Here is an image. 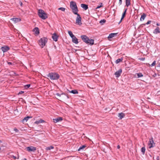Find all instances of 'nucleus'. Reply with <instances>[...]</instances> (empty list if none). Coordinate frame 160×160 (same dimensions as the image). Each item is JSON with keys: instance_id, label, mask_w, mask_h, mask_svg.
<instances>
[{"instance_id": "1", "label": "nucleus", "mask_w": 160, "mask_h": 160, "mask_svg": "<svg viewBox=\"0 0 160 160\" xmlns=\"http://www.w3.org/2000/svg\"><path fill=\"white\" fill-rule=\"evenodd\" d=\"M81 38L83 42L87 44H89L92 45L94 44V40L93 39H89V38L85 35H82L81 36Z\"/></svg>"}, {"instance_id": "2", "label": "nucleus", "mask_w": 160, "mask_h": 160, "mask_svg": "<svg viewBox=\"0 0 160 160\" xmlns=\"http://www.w3.org/2000/svg\"><path fill=\"white\" fill-rule=\"evenodd\" d=\"M70 7L72 10V12L74 14H76L78 12V8L76 3L74 1H72L70 3Z\"/></svg>"}, {"instance_id": "3", "label": "nucleus", "mask_w": 160, "mask_h": 160, "mask_svg": "<svg viewBox=\"0 0 160 160\" xmlns=\"http://www.w3.org/2000/svg\"><path fill=\"white\" fill-rule=\"evenodd\" d=\"M47 76L51 80H57L60 78V75L56 72H50L47 75Z\"/></svg>"}, {"instance_id": "4", "label": "nucleus", "mask_w": 160, "mask_h": 160, "mask_svg": "<svg viewBox=\"0 0 160 160\" xmlns=\"http://www.w3.org/2000/svg\"><path fill=\"white\" fill-rule=\"evenodd\" d=\"M38 15L41 18L44 20L48 18L47 13L41 9H40L38 10Z\"/></svg>"}, {"instance_id": "5", "label": "nucleus", "mask_w": 160, "mask_h": 160, "mask_svg": "<svg viewBox=\"0 0 160 160\" xmlns=\"http://www.w3.org/2000/svg\"><path fill=\"white\" fill-rule=\"evenodd\" d=\"M48 39L46 38L43 37L41 38L38 41L39 45L42 48H43L47 42Z\"/></svg>"}, {"instance_id": "6", "label": "nucleus", "mask_w": 160, "mask_h": 160, "mask_svg": "<svg viewBox=\"0 0 160 160\" xmlns=\"http://www.w3.org/2000/svg\"><path fill=\"white\" fill-rule=\"evenodd\" d=\"M74 14L77 15L76 19V24L79 25H81L82 23L81 22L82 18L80 15L78 13V12L76 14Z\"/></svg>"}, {"instance_id": "7", "label": "nucleus", "mask_w": 160, "mask_h": 160, "mask_svg": "<svg viewBox=\"0 0 160 160\" xmlns=\"http://www.w3.org/2000/svg\"><path fill=\"white\" fill-rule=\"evenodd\" d=\"M1 49L3 53L8 52L10 49V47L7 46H4L1 48Z\"/></svg>"}, {"instance_id": "8", "label": "nucleus", "mask_w": 160, "mask_h": 160, "mask_svg": "<svg viewBox=\"0 0 160 160\" xmlns=\"http://www.w3.org/2000/svg\"><path fill=\"white\" fill-rule=\"evenodd\" d=\"M26 149L29 152H34L36 150V148L35 147L31 146L27 147Z\"/></svg>"}, {"instance_id": "9", "label": "nucleus", "mask_w": 160, "mask_h": 160, "mask_svg": "<svg viewBox=\"0 0 160 160\" xmlns=\"http://www.w3.org/2000/svg\"><path fill=\"white\" fill-rule=\"evenodd\" d=\"M155 144V143L153 141V138H150L149 141V148H151L153 147L154 146L153 145Z\"/></svg>"}, {"instance_id": "10", "label": "nucleus", "mask_w": 160, "mask_h": 160, "mask_svg": "<svg viewBox=\"0 0 160 160\" xmlns=\"http://www.w3.org/2000/svg\"><path fill=\"white\" fill-rule=\"evenodd\" d=\"M58 35H57L56 33H54L52 36V38L53 40L55 42H57L58 41Z\"/></svg>"}, {"instance_id": "11", "label": "nucleus", "mask_w": 160, "mask_h": 160, "mask_svg": "<svg viewBox=\"0 0 160 160\" xmlns=\"http://www.w3.org/2000/svg\"><path fill=\"white\" fill-rule=\"evenodd\" d=\"M122 72V69H120L116 71L114 74L116 76V77L118 78L119 76H120Z\"/></svg>"}, {"instance_id": "12", "label": "nucleus", "mask_w": 160, "mask_h": 160, "mask_svg": "<svg viewBox=\"0 0 160 160\" xmlns=\"http://www.w3.org/2000/svg\"><path fill=\"white\" fill-rule=\"evenodd\" d=\"M11 20L13 21L15 23L20 21L21 19L20 18H15L11 19Z\"/></svg>"}, {"instance_id": "13", "label": "nucleus", "mask_w": 160, "mask_h": 160, "mask_svg": "<svg viewBox=\"0 0 160 160\" xmlns=\"http://www.w3.org/2000/svg\"><path fill=\"white\" fill-rule=\"evenodd\" d=\"M53 121L55 123H57L60 121H61L62 120V118L61 117H58L57 118L53 119Z\"/></svg>"}, {"instance_id": "14", "label": "nucleus", "mask_w": 160, "mask_h": 160, "mask_svg": "<svg viewBox=\"0 0 160 160\" xmlns=\"http://www.w3.org/2000/svg\"><path fill=\"white\" fill-rule=\"evenodd\" d=\"M153 33L154 34H157L160 33V28L158 27H157L153 31Z\"/></svg>"}, {"instance_id": "15", "label": "nucleus", "mask_w": 160, "mask_h": 160, "mask_svg": "<svg viewBox=\"0 0 160 160\" xmlns=\"http://www.w3.org/2000/svg\"><path fill=\"white\" fill-rule=\"evenodd\" d=\"M33 32H34L37 35H38L39 34V28L37 27L35 28L33 30Z\"/></svg>"}, {"instance_id": "16", "label": "nucleus", "mask_w": 160, "mask_h": 160, "mask_svg": "<svg viewBox=\"0 0 160 160\" xmlns=\"http://www.w3.org/2000/svg\"><path fill=\"white\" fill-rule=\"evenodd\" d=\"M72 38V42L76 44H77L78 43V39L76 38V37L75 36Z\"/></svg>"}, {"instance_id": "17", "label": "nucleus", "mask_w": 160, "mask_h": 160, "mask_svg": "<svg viewBox=\"0 0 160 160\" xmlns=\"http://www.w3.org/2000/svg\"><path fill=\"white\" fill-rule=\"evenodd\" d=\"M125 115L124 113L123 112H121L118 113V116L119 118L120 119H121L124 117Z\"/></svg>"}, {"instance_id": "18", "label": "nucleus", "mask_w": 160, "mask_h": 160, "mask_svg": "<svg viewBox=\"0 0 160 160\" xmlns=\"http://www.w3.org/2000/svg\"><path fill=\"white\" fill-rule=\"evenodd\" d=\"M81 5V7L85 10H87L88 8V5L85 4H82Z\"/></svg>"}, {"instance_id": "19", "label": "nucleus", "mask_w": 160, "mask_h": 160, "mask_svg": "<svg viewBox=\"0 0 160 160\" xmlns=\"http://www.w3.org/2000/svg\"><path fill=\"white\" fill-rule=\"evenodd\" d=\"M146 17V15L145 13H143L142 15L141 16V17L140 18V20L142 21L144 20Z\"/></svg>"}, {"instance_id": "20", "label": "nucleus", "mask_w": 160, "mask_h": 160, "mask_svg": "<svg viewBox=\"0 0 160 160\" xmlns=\"http://www.w3.org/2000/svg\"><path fill=\"white\" fill-rule=\"evenodd\" d=\"M68 92L70 93H72L73 94H78V92L77 90H73L72 91H69V90H68Z\"/></svg>"}, {"instance_id": "21", "label": "nucleus", "mask_w": 160, "mask_h": 160, "mask_svg": "<svg viewBox=\"0 0 160 160\" xmlns=\"http://www.w3.org/2000/svg\"><path fill=\"white\" fill-rule=\"evenodd\" d=\"M45 122V121L44 120H43L42 119H40L38 120H37V121H36L35 122V123L36 124H38L40 123L43 122Z\"/></svg>"}, {"instance_id": "22", "label": "nucleus", "mask_w": 160, "mask_h": 160, "mask_svg": "<svg viewBox=\"0 0 160 160\" xmlns=\"http://www.w3.org/2000/svg\"><path fill=\"white\" fill-rule=\"evenodd\" d=\"M116 33H111L109 35L108 38H112L116 35Z\"/></svg>"}, {"instance_id": "23", "label": "nucleus", "mask_w": 160, "mask_h": 160, "mask_svg": "<svg viewBox=\"0 0 160 160\" xmlns=\"http://www.w3.org/2000/svg\"><path fill=\"white\" fill-rule=\"evenodd\" d=\"M31 118V117H30L29 116H27L26 117H25L22 120V122L23 123L24 122H26L29 118Z\"/></svg>"}, {"instance_id": "24", "label": "nucleus", "mask_w": 160, "mask_h": 160, "mask_svg": "<svg viewBox=\"0 0 160 160\" xmlns=\"http://www.w3.org/2000/svg\"><path fill=\"white\" fill-rule=\"evenodd\" d=\"M123 60L122 58H119L118 59L116 60V61H115L116 63V64L118 63H119L121 62L122 61V60Z\"/></svg>"}, {"instance_id": "25", "label": "nucleus", "mask_w": 160, "mask_h": 160, "mask_svg": "<svg viewBox=\"0 0 160 160\" xmlns=\"http://www.w3.org/2000/svg\"><path fill=\"white\" fill-rule=\"evenodd\" d=\"M68 34H69V35H70V36L72 38H73V37H74L75 36L73 34L72 32L71 31H68Z\"/></svg>"}, {"instance_id": "26", "label": "nucleus", "mask_w": 160, "mask_h": 160, "mask_svg": "<svg viewBox=\"0 0 160 160\" xmlns=\"http://www.w3.org/2000/svg\"><path fill=\"white\" fill-rule=\"evenodd\" d=\"M130 5V0H126V5L128 7Z\"/></svg>"}, {"instance_id": "27", "label": "nucleus", "mask_w": 160, "mask_h": 160, "mask_svg": "<svg viewBox=\"0 0 160 160\" xmlns=\"http://www.w3.org/2000/svg\"><path fill=\"white\" fill-rule=\"evenodd\" d=\"M54 148V147L52 146H51L49 147H47L46 148V150H50L51 149H52Z\"/></svg>"}, {"instance_id": "28", "label": "nucleus", "mask_w": 160, "mask_h": 160, "mask_svg": "<svg viewBox=\"0 0 160 160\" xmlns=\"http://www.w3.org/2000/svg\"><path fill=\"white\" fill-rule=\"evenodd\" d=\"M141 151L143 154H144L145 151V148L144 147H142L141 149Z\"/></svg>"}, {"instance_id": "29", "label": "nucleus", "mask_w": 160, "mask_h": 160, "mask_svg": "<svg viewBox=\"0 0 160 160\" xmlns=\"http://www.w3.org/2000/svg\"><path fill=\"white\" fill-rule=\"evenodd\" d=\"M106 20L105 19H103L102 20H101L99 22L101 24V25H103L104 23L106 22Z\"/></svg>"}, {"instance_id": "30", "label": "nucleus", "mask_w": 160, "mask_h": 160, "mask_svg": "<svg viewBox=\"0 0 160 160\" xmlns=\"http://www.w3.org/2000/svg\"><path fill=\"white\" fill-rule=\"evenodd\" d=\"M86 146L85 145H83L81 147H79V148L78 149V151H80L81 149H83L84 148H85L86 147Z\"/></svg>"}, {"instance_id": "31", "label": "nucleus", "mask_w": 160, "mask_h": 160, "mask_svg": "<svg viewBox=\"0 0 160 160\" xmlns=\"http://www.w3.org/2000/svg\"><path fill=\"white\" fill-rule=\"evenodd\" d=\"M138 78H140L143 76V75L141 73H139L137 74Z\"/></svg>"}, {"instance_id": "32", "label": "nucleus", "mask_w": 160, "mask_h": 160, "mask_svg": "<svg viewBox=\"0 0 160 160\" xmlns=\"http://www.w3.org/2000/svg\"><path fill=\"white\" fill-rule=\"evenodd\" d=\"M58 9L59 10H61L62 11H64L65 10V8L63 7H61L58 8Z\"/></svg>"}, {"instance_id": "33", "label": "nucleus", "mask_w": 160, "mask_h": 160, "mask_svg": "<svg viewBox=\"0 0 160 160\" xmlns=\"http://www.w3.org/2000/svg\"><path fill=\"white\" fill-rule=\"evenodd\" d=\"M156 61H154L152 63L151 65H150V66L151 67L154 66L156 64Z\"/></svg>"}, {"instance_id": "34", "label": "nucleus", "mask_w": 160, "mask_h": 160, "mask_svg": "<svg viewBox=\"0 0 160 160\" xmlns=\"http://www.w3.org/2000/svg\"><path fill=\"white\" fill-rule=\"evenodd\" d=\"M100 4H101L100 5L98 6L96 8V9L99 8L102 6V3H101Z\"/></svg>"}, {"instance_id": "35", "label": "nucleus", "mask_w": 160, "mask_h": 160, "mask_svg": "<svg viewBox=\"0 0 160 160\" xmlns=\"http://www.w3.org/2000/svg\"><path fill=\"white\" fill-rule=\"evenodd\" d=\"M30 85H31L30 84H27L25 86V87L26 88H28L30 87Z\"/></svg>"}, {"instance_id": "36", "label": "nucleus", "mask_w": 160, "mask_h": 160, "mask_svg": "<svg viewBox=\"0 0 160 160\" xmlns=\"http://www.w3.org/2000/svg\"><path fill=\"white\" fill-rule=\"evenodd\" d=\"M11 157L12 158H13V159H16L17 158L18 159L19 158V156H18V157L17 158H16V157L14 156V155H12L11 156Z\"/></svg>"}, {"instance_id": "37", "label": "nucleus", "mask_w": 160, "mask_h": 160, "mask_svg": "<svg viewBox=\"0 0 160 160\" xmlns=\"http://www.w3.org/2000/svg\"><path fill=\"white\" fill-rule=\"evenodd\" d=\"M146 25V24H141L139 26V27L138 28H141L143 26H145Z\"/></svg>"}, {"instance_id": "38", "label": "nucleus", "mask_w": 160, "mask_h": 160, "mask_svg": "<svg viewBox=\"0 0 160 160\" xmlns=\"http://www.w3.org/2000/svg\"><path fill=\"white\" fill-rule=\"evenodd\" d=\"M138 59L141 61H144L145 60V58H138Z\"/></svg>"}, {"instance_id": "39", "label": "nucleus", "mask_w": 160, "mask_h": 160, "mask_svg": "<svg viewBox=\"0 0 160 160\" xmlns=\"http://www.w3.org/2000/svg\"><path fill=\"white\" fill-rule=\"evenodd\" d=\"M125 15H126L125 14H124L123 13H122V18H121V20H122L124 18L125 16Z\"/></svg>"}, {"instance_id": "40", "label": "nucleus", "mask_w": 160, "mask_h": 160, "mask_svg": "<svg viewBox=\"0 0 160 160\" xmlns=\"http://www.w3.org/2000/svg\"><path fill=\"white\" fill-rule=\"evenodd\" d=\"M151 22V21H150V20H149V21H148L147 23H144V24H146V25H148V24H149Z\"/></svg>"}, {"instance_id": "41", "label": "nucleus", "mask_w": 160, "mask_h": 160, "mask_svg": "<svg viewBox=\"0 0 160 160\" xmlns=\"http://www.w3.org/2000/svg\"><path fill=\"white\" fill-rule=\"evenodd\" d=\"M14 130L16 132H18L19 131V130L16 128H14Z\"/></svg>"}, {"instance_id": "42", "label": "nucleus", "mask_w": 160, "mask_h": 160, "mask_svg": "<svg viewBox=\"0 0 160 160\" xmlns=\"http://www.w3.org/2000/svg\"><path fill=\"white\" fill-rule=\"evenodd\" d=\"M127 10V8L125 9L124 11L123 12V13L126 15Z\"/></svg>"}, {"instance_id": "43", "label": "nucleus", "mask_w": 160, "mask_h": 160, "mask_svg": "<svg viewBox=\"0 0 160 160\" xmlns=\"http://www.w3.org/2000/svg\"><path fill=\"white\" fill-rule=\"evenodd\" d=\"M24 92V91H20L18 93V95H19V94H22Z\"/></svg>"}, {"instance_id": "44", "label": "nucleus", "mask_w": 160, "mask_h": 160, "mask_svg": "<svg viewBox=\"0 0 160 160\" xmlns=\"http://www.w3.org/2000/svg\"><path fill=\"white\" fill-rule=\"evenodd\" d=\"M122 0H119V5H121L122 4Z\"/></svg>"}, {"instance_id": "45", "label": "nucleus", "mask_w": 160, "mask_h": 160, "mask_svg": "<svg viewBox=\"0 0 160 160\" xmlns=\"http://www.w3.org/2000/svg\"><path fill=\"white\" fill-rule=\"evenodd\" d=\"M56 95H57V96H58L59 97H60L61 96V94H59V93H57L56 94Z\"/></svg>"}, {"instance_id": "46", "label": "nucleus", "mask_w": 160, "mask_h": 160, "mask_svg": "<svg viewBox=\"0 0 160 160\" xmlns=\"http://www.w3.org/2000/svg\"><path fill=\"white\" fill-rule=\"evenodd\" d=\"M8 64L9 65H12L13 63L11 62H8Z\"/></svg>"}, {"instance_id": "47", "label": "nucleus", "mask_w": 160, "mask_h": 160, "mask_svg": "<svg viewBox=\"0 0 160 160\" xmlns=\"http://www.w3.org/2000/svg\"><path fill=\"white\" fill-rule=\"evenodd\" d=\"M62 94H64L65 95H66V96H67V97L68 98H69V96L68 95H66V94H65V93H64H64H62Z\"/></svg>"}, {"instance_id": "48", "label": "nucleus", "mask_w": 160, "mask_h": 160, "mask_svg": "<svg viewBox=\"0 0 160 160\" xmlns=\"http://www.w3.org/2000/svg\"><path fill=\"white\" fill-rule=\"evenodd\" d=\"M156 159L157 160H159V157L157 156V158H156Z\"/></svg>"}, {"instance_id": "49", "label": "nucleus", "mask_w": 160, "mask_h": 160, "mask_svg": "<svg viewBox=\"0 0 160 160\" xmlns=\"http://www.w3.org/2000/svg\"><path fill=\"white\" fill-rule=\"evenodd\" d=\"M117 148L118 149H119L120 148V146L119 145H118L117 146Z\"/></svg>"}, {"instance_id": "50", "label": "nucleus", "mask_w": 160, "mask_h": 160, "mask_svg": "<svg viewBox=\"0 0 160 160\" xmlns=\"http://www.w3.org/2000/svg\"><path fill=\"white\" fill-rule=\"evenodd\" d=\"M157 76V74L156 73H155L153 75V77H156V76Z\"/></svg>"}, {"instance_id": "51", "label": "nucleus", "mask_w": 160, "mask_h": 160, "mask_svg": "<svg viewBox=\"0 0 160 160\" xmlns=\"http://www.w3.org/2000/svg\"><path fill=\"white\" fill-rule=\"evenodd\" d=\"M157 67H160V63L158 65Z\"/></svg>"}, {"instance_id": "52", "label": "nucleus", "mask_w": 160, "mask_h": 160, "mask_svg": "<svg viewBox=\"0 0 160 160\" xmlns=\"http://www.w3.org/2000/svg\"><path fill=\"white\" fill-rule=\"evenodd\" d=\"M20 4L21 6H22V3L21 2H20Z\"/></svg>"}, {"instance_id": "53", "label": "nucleus", "mask_w": 160, "mask_h": 160, "mask_svg": "<svg viewBox=\"0 0 160 160\" xmlns=\"http://www.w3.org/2000/svg\"><path fill=\"white\" fill-rule=\"evenodd\" d=\"M156 25H157V26H159V25H160V24H159V23H157L156 24Z\"/></svg>"}, {"instance_id": "54", "label": "nucleus", "mask_w": 160, "mask_h": 160, "mask_svg": "<svg viewBox=\"0 0 160 160\" xmlns=\"http://www.w3.org/2000/svg\"><path fill=\"white\" fill-rule=\"evenodd\" d=\"M122 20H121V19L120 21H119V24L122 21Z\"/></svg>"}, {"instance_id": "55", "label": "nucleus", "mask_w": 160, "mask_h": 160, "mask_svg": "<svg viewBox=\"0 0 160 160\" xmlns=\"http://www.w3.org/2000/svg\"><path fill=\"white\" fill-rule=\"evenodd\" d=\"M122 20H121V19L120 21H119V24L122 21Z\"/></svg>"}, {"instance_id": "56", "label": "nucleus", "mask_w": 160, "mask_h": 160, "mask_svg": "<svg viewBox=\"0 0 160 160\" xmlns=\"http://www.w3.org/2000/svg\"><path fill=\"white\" fill-rule=\"evenodd\" d=\"M22 160H27V159L25 158H24Z\"/></svg>"}, {"instance_id": "57", "label": "nucleus", "mask_w": 160, "mask_h": 160, "mask_svg": "<svg viewBox=\"0 0 160 160\" xmlns=\"http://www.w3.org/2000/svg\"><path fill=\"white\" fill-rule=\"evenodd\" d=\"M1 142H2L1 140H0V143H1Z\"/></svg>"}, {"instance_id": "58", "label": "nucleus", "mask_w": 160, "mask_h": 160, "mask_svg": "<svg viewBox=\"0 0 160 160\" xmlns=\"http://www.w3.org/2000/svg\"><path fill=\"white\" fill-rule=\"evenodd\" d=\"M1 148L0 147V150H1Z\"/></svg>"}, {"instance_id": "59", "label": "nucleus", "mask_w": 160, "mask_h": 160, "mask_svg": "<svg viewBox=\"0 0 160 160\" xmlns=\"http://www.w3.org/2000/svg\"><path fill=\"white\" fill-rule=\"evenodd\" d=\"M77 51V50H76L75 51Z\"/></svg>"}]
</instances>
